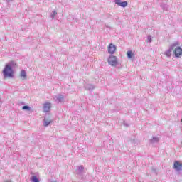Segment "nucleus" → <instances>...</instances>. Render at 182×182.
<instances>
[{"mask_svg": "<svg viewBox=\"0 0 182 182\" xmlns=\"http://www.w3.org/2000/svg\"><path fill=\"white\" fill-rule=\"evenodd\" d=\"M116 5L118 6H122V8H126L127 6V1H122V0H114Z\"/></svg>", "mask_w": 182, "mask_h": 182, "instance_id": "obj_7", "label": "nucleus"}, {"mask_svg": "<svg viewBox=\"0 0 182 182\" xmlns=\"http://www.w3.org/2000/svg\"><path fill=\"white\" fill-rule=\"evenodd\" d=\"M128 59H132L133 58V51L129 50L127 52Z\"/></svg>", "mask_w": 182, "mask_h": 182, "instance_id": "obj_15", "label": "nucleus"}, {"mask_svg": "<svg viewBox=\"0 0 182 182\" xmlns=\"http://www.w3.org/2000/svg\"><path fill=\"white\" fill-rule=\"evenodd\" d=\"M106 28H110V27H109V26L107 25V26H106Z\"/></svg>", "mask_w": 182, "mask_h": 182, "instance_id": "obj_23", "label": "nucleus"}, {"mask_svg": "<svg viewBox=\"0 0 182 182\" xmlns=\"http://www.w3.org/2000/svg\"><path fill=\"white\" fill-rule=\"evenodd\" d=\"M4 182H12V181H4Z\"/></svg>", "mask_w": 182, "mask_h": 182, "instance_id": "obj_22", "label": "nucleus"}, {"mask_svg": "<svg viewBox=\"0 0 182 182\" xmlns=\"http://www.w3.org/2000/svg\"><path fill=\"white\" fill-rule=\"evenodd\" d=\"M174 53H175L176 58H180V56H181L182 55V48L180 47H178L177 48H176Z\"/></svg>", "mask_w": 182, "mask_h": 182, "instance_id": "obj_9", "label": "nucleus"}, {"mask_svg": "<svg viewBox=\"0 0 182 182\" xmlns=\"http://www.w3.org/2000/svg\"><path fill=\"white\" fill-rule=\"evenodd\" d=\"M124 125L126 126V127H129V124H126V123H124Z\"/></svg>", "mask_w": 182, "mask_h": 182, "instance_id": "obj_21", "label": "nucleus"}, {"mask_svg": "<svg viewBox=\"0 0 182 182\" xmlns=\"http://www.w3.org/2000/svg\"><path fill=\"white\" fill-rule=\"evenodd\" d=\"M150 141L152 144L159 143V137L153 136V138L150 140Z\"/></svg>", "mask_w": 182, "mask_h": 182, "instance_id": "obj_14", "label": "nucleus"}, {"mask_svg": "<svg viewBox=\"0 0 182 182\" xmlns=\"http://www.w3.org/2000/svg\"><path fill=\"white\" fill-rule=\"evenodd\" d=\"M177 45H178V43H175L172 44L170 46L169 49L164 53V55L167 56V58H171V52L173 51V49H174V48H176V46H177Z\"/></svg>", "mask_w": 182, "mask_h": 182, "instance_id": "obj_4", "label": "nucleus"}, {"mask_svg": "<svg viewBox=\"0 0 182 182\" xmlns=\"http://www.w3.org/2000/svg\"><path fill=\"white\" fill-rule=\"evenodd\" d=\"M161 6L163 9H166V8H167V5L166 4H161Z\"/></svg>", "mask_w": 182, "mask_h": 182, "instance_id": "obj_20", "label": "nucleus"}, {"mask_svg": "<svg viewBox=\"0 0 182 182\" xmlns=\"http://www.w3.org/2000/svg\"><path fill=\"white\" fill-rule=\"evenodd\" d=\"M23 110H28V112L31 110V107L28 106V105H25L22 107Z\"/></svg>", "mask_w": 182, "mask_h": 182, "instance_id": "obj_18", "label": "nucleus"}, {"mask_svg": "<svg viewBox=\"0 0 182 182\" xmlns=\"http://www.w3.org/2000/svg\"><path fill=\"white\" fill-rule=\"evenodd\" d=\"M56 15H58V12H56V11H53L50 15V18H52V19H53L55 18V16H56Z\"/></svg>", "mask_w": 182, "mask_h": 182, "instance_id": "obj_17", "label": "nucleus"}, {"mask_svg": "<svg viewBox=\"0 0 182 182\" xmlns=\"http://www.w3.org/2000/svg\"><path fill=\"white\" fill-rule=\"evenodd\" d=\"M173 168L176 171H181L182 170V164L178 161H176L173 164Z\"/></svg>", "mask_w": 182, "mask_h": 182, "instance_id": "obj_6", "label": "nucleus"}, {"mask_svg": "<svg viewBox=\"0 0 182 182\" xmlns=\"http://www.w3.org/2000/svg\"><path fill=\"white\" fill-rule=\"evenodd\" d=\"M16 63L15 61H11L5 65L4 69L3 70V75L5 78L9 77L12 79L15 76L14 73V68H15Z\"/></svg>", "mask_w": 182, "mask_h": 182, "instance_id": "obj_1", "label": "nucleus"}, {"mask_svg": "<svg viewBox=\"0 0 182 182\" xmlns=\"http://www.w3.org/2000/svg\"><path fill=\"white\" fill-rule=\"evenodd\" d=\"M31 181L32 182H39V178L36 177V176H33L31 177Z\"/></svg>", "mask_w": 182, "mask_h": 182, "instance_id": "obj_16", "label": "nucleus"}, {"mask_svg": "<svg viewBox=\"0 0 182 182\" xmlns=\"http://www.w3.org/2000/svg\"><path fill=\"white\" fill-rule=\"evenodd\" d=\"M50 123H52V120L44 119L43 125L44 126V127H48V126H49V124H50Z\"/></svg>", "mask_w": 182, "mask_h": 182, "instance_id": "obj_12", "label": "nucleus"}, {"mask_svg": "<svg viewBox=\"0 0 182 182\" xmlns=\"http://www.w3.org/2000/svg\"><path fill=\"white\" fill-rule=\"evenodd\" d=\"M85 87L86 90L90 91V90H93V89H95V85L87 83L85 85Z\"/></svg>", "mask_w": 182, "mask_h": 182, "instance_id": "obj_11", "label": "nucleus"}, {"mask_svg": "<svg viewBox=\"0 0 182 182\" xmlns=\"http://www.w3.org/2000/svg\"><path fill=\"white\" fill-rule=\"evenodd\" d=\"M50 107H52V104H50V102L44 103L43 107L44 113H49V112H50Z\"/></svg>", "mask_w": 182, "mask_h": 182, "instance_id": "obj_5", "label": "nucleus"}, {"mask_svg": "<svg viewBox=\"0 0 182 182\" xmlns=\"http://www.w3.org/2000/svg\"><path fill=\"white\" fill-rule=\"evenodd\" d=\"M108 63L111 66H114V68H116V66L119 65V60H117V57L114 55H110L108 58Z\"/></svg>", "mask_w": 182, "mask_h": 182, "instance_id": "obj_2", "label": "nucleus"}, {"mask_svg": "<svg viewBox=\"0 0 182 182\" xmlns=\"http://www.w3.org/2000/svg\"><path fill=\"white\" fill-rule=\"evenodd\" d=\"M53 100L55 103H63L65 102V95L62 94H58L53 97Z\"/></svg>", "mask_w": 182, "mask_h": 182, "instance_id": "obj_3", "label": "nucleus"}, {"mask_svg": "<svg viewBox=\"0 0 182 182\" xmlns=\"http://www.w3.org/2000/svg\"><path fill=\"white\" fill-rule=\"evenodd\" d=\"M84 171H85V167H83V165H81L78 166V168L76 171V174H77V176H82Z\"/></svg>", "mask_w": 182, "mask_h": 182, "instance_id": "obj_10", "label": "nucleus"}, {"mask_svg": "<svg viewBox=\"0 0 182 182\" xmlns=\"http://www.w3.org/2000/svg\"><path fill=\"white\" fill-rule=\"evenodd\" d=\"M20 76L23 80H25V79H26V71H25V70H22L21 71Z\"/></svg>", "mask_w": 182, "mask_h": 182, "instance_id": "obj_13", "label": "nucleus"}, {"mask_svg": "<svg viewBox=\"0 0 182 182\" xmlns=\"http://www.w3.org/2000/svg\"><path fill=\"white\" fill-rule=\"evenodd\" d=\"M152 37L151 36H147V42H149V43H151V42H152V40H151Z\"/></svg>", "mask_w": 182, "mask_h": 182, "instance_id": "obj_19", "label": "nucleus"}, {"mask_svg": "<svg viewBox=\"0 0 182 182\" xmlns=\"http://www.w3.org/2000/svg\"><path fill=\"white\" fill-rule=\"evenodd\" d=\"M116 52V46L113 44H109L108 46V53H110L111 55H113Z\"/></svg>", "mask_w": 182, "mask_h": 182, "instance_id": "obj_8", "label": "nucleus"}]
</instances>
